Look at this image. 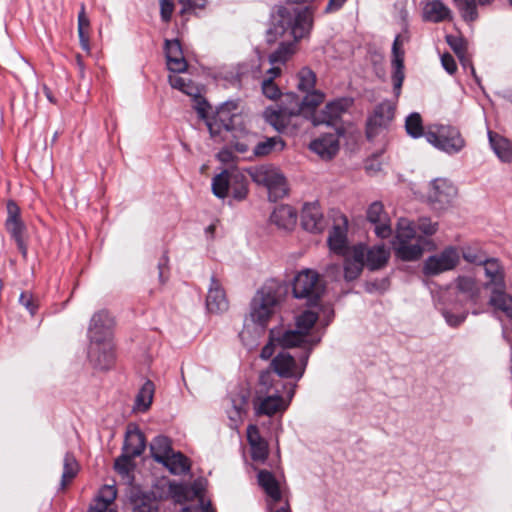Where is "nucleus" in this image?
<instances>
[{
  "label": "nucleus",
  "mask_w": 512,
  "mask_h": 512,
  "mask_svg": "<svg viewBox=\"0 0 512 512\" xmlns=\"http://www.w3.org/2000/svg\"><path fill=\"white\" fill-rule=\"evenodd\" d=\"M313 27V14L308 7H280L273 16L266 32V42L275 43L279 37L288 33L293 41H283L269 55L271 65L285 64L295 52V42L308 36Z\"/></svg>",
  "instance_id": "obj_1"
},
{
  "label": "nucleus",
  "mask_w": 512,
  "mask_h": 512,
  "mask_svg": "<svg viewBox=\"0 0 512 512\" xmlns=\"http://www.w3.org/2000/svg\"><path fill=\"white\" fill-rule=\"evenodd\" d=\"M114 325V318L106 309L95 312L90 319L87 330L88 359L94 368L107 370L114 363L115 354L112 343Z\"/></svg>",
  "instance_id": "obj_2"
},
{
  "label": "nucleus",
  "mask_w": 512,
  "mask_h": 512,
  "mask_svg": "<svg viewBox=\"0 0 512 512\" xmlns=\"http://www.w3.org/2000/svg\"><path fill=\"white\" fill-rule=\"evenodd\" d=\"M324 100V93L314 91L300 97L294 92L284 95L283 106L278 110L267 108L264 117L276 131L285 133L290 124L296 126L301 116L309 117Z\"/></svg>",
  "instance_id": "obj_3"
},
{
  "label": "nucleus",
  "mask_w": 512,
  "mask_h": 512,
  "mask_svg": "<svg viewBox=\"0 0 512 512\" xmlns=\"http://www.w3.org/2000/svg\"><path fill=\"white\" fill-rule=\"evenodd\" d=\"M259 381L266 387L267 395L260 401L256 414L272 416L286 410L295 395L297 385L285 383L282 379L271 380L269 371L262 372Z\"/></svg>",
  "instance_id": "obj_4"
},
{
  "label": "nucleus",
  "mask_w": 512,
  "mask_h": 512,
  "mask_svg": "<svg viewBox=\"0 0 512 512\" xmlns=\"http://www.w3.org/2000/svg\"><path fill=\"white\" fill-rule=\"evenodd\" d=\"M427 239L416 236L414 223L407 218L397 222L395 239L392 242L397 258L402 261H416L423 255Z\"/></svg>",
  "instance_id": "obj_5"
},
{
  "label": "nucleus",
  "mask_w": 512,
  "mask_h": 512,
  "mask_svg": "<svg viewBox=\"0 0 512 512\" xmlns=\"http://www.w3.org/2000/svg\"><path fill=\"white\" fill-rule=\"evenodd\" d=\"M281 287L277 281L266 282L251 301L250 318L264 330L279 303Z\"/></svg>",
  "instance_id": "obj_6"
},
{
  "label": "nucleus",
  "mask_w": 512,
  "mask_h": 512,
  "mask_svg": "<svg viewBox=\"0 0 512 512\" xmlns=\"http://www.w3.org/2000/svg\"><path fill=\"white\" fill-rule=\"evenodd\" d=\"M325 285L317 271L303 269L296 273L292 281V294L297 299H305L310 306L317 305L323 296Z\"/></svg>",
  "instance_id": "obj_7"
},
{
  "label": "nucleus",
  "mask_w": 512,
  "mask_h": 512,
  "mask_svg": "<svg viewBox=\"0 0 512 512\" xmlns=\"http://www.w3.org/2000/svg\"><path fill=\"white\" fill-rule=\"evenodd\" d=\"M425 139L433 147L450 156L460 153L466 146L460 130L452 125H435L426 131Z\"/></svg>",
  "instance_id": "obj_8"
},
{
  "label": "nucleus",
  "mask_w": 512,
  "mask_h": 512,
  "mask_svg": "<svg viewBox=\"0 0 512 512\" xmlns=\"http://www.w3.org/2000/svg\"><path fill=\"white\" fill-rule=\"evenodd\" d=\"M310 354L311 348L302 351L296 359L289 352L282 351L272 359L270 367L279 378L299 381L305 373Z\"/></svg>",
  "instance_id": "obj_9"
},
{
  "label": "nucleus",
  "mask_w": 512,
  "mask_h": 512,
  "mask_svg": "<svg viewBox=\"0 0 512 512\" xmlns=\"http://www.w3.org/2000/svg\"><path fill=\"white\" fill-rule=\"evenodd\" d=\"M254 182L263 185L268 190L270 201H277L288 193V186L285 176L276 168L260 166L251 172Z\"/></svg>",
  "instance_id": "obj_10"
},
{
  "label": "nucleus",
  "mask_w": 512,
  "mask_h": 512,
  "mask_svg": "<svg viewBox=\"0 0 512 512\" xmlns=\"http://www.w3.org/2000/svg\"><path fill=\"white\" fill-rule=\"evenodd\" d=\"M238 104L236 101H225L217 107L216 111L207 122V128L210 136L216 138L223 131H232L234 129V118L237 116Z\"/></svg>",
  "instance_id": "obj_11"
},
{
  "label": "nucleus",
  "mask_w": 512,
  "mask_h": 512,
  "mask_svg": "<svg viewBox=\"0 0 512 512\" xmlns=\"http://www.w3.org/2000/svg\"><path fill=\"white\" fill-rule=\"evenodd\" d=\"M395 105L388 100L377 104L366 120V137L373 140L394 118Z\"/></svg>",
  "instance_id": "obj_12"
},
{
  "label": "nucleus",
  "mask_w": 512,
  "mask_h": 512,
  "mask_svg": "<svg viewBox=\"0 0 512 512\" xmlns=\"http://www.w3.org/2000/svg\"><path fill=\"white\" fill-rule=\"evenodd\" d=\"M459 262V254L454 247H447L442 252L429 256L423 264V273L426 276H435L452 270Z\"/></svg>",
  "instance_id": "obj_13"
},
{
  "label": "nucleus",
  "mask_w": 512,
  "mask_h": 512,
  "mask_svg": "<svg viewBox=\"0 0 512 512\" xmlns=\"http://www.w3.org/2000/svg\"><path fill=\"white\" fill-rule=\"evenodd\" d=\"M354 100L350 97H341L328 102L319 115L313 116L312 122L315 126L326 124L337 126L342 115L353 105Z\"/></svg>",
  "instance_id": "obj_14"
},
{
  "label": "nucleus",
  "mask_w": 512,
  "mask_h": 512,
  "mask_svg": "<svg viewBox=\"0 0 512 512\" xmlns=\"http://www.w3.org/2000/svg\"><path fill=\"white\" fill-rule=\"evenodd\" d=\"M456 193L455 186L449 180L438 178L431 182L428 199L435 209H444L452 202Z\"/></svg>",
  "instance_id": "obj_15"
},
{
  "label": "nucleus",
  "mask_w": 512,
  "mask_h": 512,
  "mask_svg": "<svg viewBox=\"0 0 512 512\" xmlns=\"http://www.w3.org/2000/svg\"><path fill=\"white\" fill-rule=\"evenodd\" d=\"M367 220L375 226V234L382 239L391 236L392 228L388 214L384 210L382 202L375 201L371 203L366 211Z\"/></svg>",
  "instance_id": "obj_16"
},
{
  "label": "nucleus",
  "mask_w": 512,
  "mask_h": 512,
  "mask_svg": "<svg viewBox=\"0 0 512 512\" xmlns=\"http://www.w3.org/2000/svg\"><path fill=\"white\" fill-rule=\"evenodd\" d=\"M301 225L310 233L318 234L324 231L327 223L318 202L306 203L303 206Z\"/></svg>",
  "instance_id": "obj_17"
},
{
  "label": "nucleus",
  "mask_w": 512,
  "mask_h": 512,
  "mask_svg": "<svg viewBox=\"0 0 512 512\" xmlns=\"http://www.w3.org/2000/svg\"><path fill=\"white\" fill-rule=\"evenodd\" d=\"M344 279L348 282L357 279L365 264V245L357 244L352 247L351 253L344 256Z\"/></svg>",
  "instance_id": "obj_18"
},
{
  "label": "nucleus",
  "mask_w": 512,
  "mask_h": 512,
  "mask_svg": "<svg viewBox=\"0 0 512 512\" xmlns=\"http://www.w3.org/2000/svg\"><path fill=\"white\" fill-rule=\"evenodd\" d=\"M400 35H397L392 45V82L393 92L396 98L401 94L404 75V51L400 48Z\"/></svg>",
  "instance_id": "obj_19"
},
{
  "label": "nucleus",
  "mask_w": 512,
  "mask_h": 512,
  "mask_svg": "<svg viewBox=\"0 0 512 512\" xmlns=\"http://www.w3.org/2000/svg\"><path fill=\"white\" fill-rule=\"evenodd\" d=\"M276 342L283 348L300 347L303 351L311 350L320 342V338L312 339L306 336L297 328L294 330H285L281 334L276 335Z\"/></svg>",
  "instance_id": "obj_20"
},
{
  "label": "nucleus",
  "mask_w": 512,
  "mask_h": 512,
  "mask_svg": "<svg viewBox=\"0 0 512 512\" xmlns=\"http://www.w3.org/2000/svg\"><path fill=\"white\" fill-rule=\"evenodd\" d=\"M128 504L131 512H159V501L153 492L132 489Z\"/></svg>",
  "instance_id": "obj_21"
},
{
  "label": "nucleus",
  "mask_w": 512,
  "mask_h": 512,
  "mask_svg": "<svg viewBox=\"0 0 512 512\" xmlns=\"http://www.w3.org/2000/svg\"><path fill=\"white\" fill-rule=\"evenodd\" d=\"M298 214L295 208L287 204H281L274 208L269 221L277 229L290 232L297 224Z\"/></svg>",
  "instance_id": "obj_22"
},
{
  "label": "nucleus",
  "mask_w": 512,
  "mask_h": 512,
  "mask_svg": "<svg viewBox=\"0 0 512 512\" xmlns=\"http://www.w3.org/2000/svg\"><path fill=\"white\" fill-rule=\"evenodd\" d=\"M206 308L210 313H222L228 309V300L220 281L213 275L206 297Z\"/></svg>",
  "instance_id": "obj_23"
},
{
  "label": "nucleus",
  "mask_w": 512,
  "mask_h": 512,
  "mask_svg": "<svg viewBox=\"0 0 512 512\" xmlns=\"http://www.w3.org/2000/svg\"><path fill=\"white\" fill-rule=\"evenodd\" d=\"M342 223L335 224L329 233L327 243L329 249L340 256H346L349 247L347 242V225L348 220L345 216H341Z\"/></svg>",
  "instance_id": "obj_24"
},
{
  "label": "nucleus",
  "mask_w": 512,
  "mask_h": 512,
  "mask_svg": "<svg viewBox=\"0 0 512 512\" xmlns=\"http://www.w3.org/2000/svg\"><path fill=\"white\" fill-rule=\"evenodd\" d=\"M164 52L167 67L171 72L182 73L187 69V62L184 58L182 47L178 39L165 40Z\"/></svg>",
  "instance_id": "obj_25"
},
{
  "label": "nucleus",
  "mask_w": 512,
  "mask_h": 512,
  "mask_svg": "<svg viewBox=\"0 0 512 512\" xmlns=\"http://www.w3.org/2000/svg\"><path fill=\"white\" fill-rule=\"evenodd\" d=\"M309 148L322 159H331L339 151V137L335 133L323 134L311 141Z\"/></svg>",
  "instance_id": "obj_26"
},
{
  "label": "nucleus",
  "mask_w": 512,
  "mask_h": 512,
  "mask_svg": "<svg viewBox=\"0 0 512 512\" xmlns=\"http://www.w3.org/2000/svg\"><path fill=\"white\" fill-rule=\"evenodd\" d=\"M422 18L426 22L440 23L452 20V12L441 0H426L422 10Z\"/></svg>",
  "instance_id": "obj_27"
},
{
  "label": "nucleus",
  "mask_w": 512,
  "mask_h": 512,
  "mask_svg": "<svg viewBox=\"0 0 512 512\" xmlns=\"http://www.w3.org/2000/svg\"><path fill=\"white\" fill-rule=\"evenodd\" d=\"M146 447L144 434L136 425H129L125 434L122 451L136 458L140 456Z\"/></svg>",
  "instance_id": "obj_28"
},
{
  "label": "nucleus",
  "mask_w": 512,
  "mask_h": 512,
  "mask_svg": "<svg viewBox=\"0 0 512 512\" xmlns=\"http://www.w3.org/2000/svg\"><path fill=\"white\" fill-rule=\"evenodd\" d=\"M7 219L5 221V228L10 234L12 239L23 237L25 231V224L21 220V211L17 203L9 200L6 204Z\"/></svg>",
  "instance_id": "obj_29"
},
{
  "label": "nucleus",
  "mask_w": 512,
  "mask_h": 512,
  "mask_svg": "<svg viewBox=\"0 0 512 512\" xmlns=\"http://www.w3.org/2000/svg\"><path fill=\"white\" fill-rule=\"evenodd\" d=\"M247 440L251 449V458L254 461L264 462L268 457V444L261 437L257 426L249 425L247 428Z\"/></svg>",
  "instance_id": "obj_30"
},
{
  "label": "nucleus",
  "mask_w": 512,
  "mask_h": 512,
  "mask_svg": "<svg viewBox=\"0 0 512 512\" xmlns=\"http://www.w3.org/2000/svg\"><path fill=\"white\" fill-rule=\"evenodd\" d=\"M390 257V252L384 244L375 245L369 249L365 247V264L371 271L383 268Z\"/></svg>",
  "instance_id": "obj_31"
},
{
  "label": "nucleus",
  "mask_w": 512,
  "mask_h": 512,
  "mask_svg": "<svg viewBox=\"0 0 512 512\" xmlns=\"http://www.w3.org/2000/svg\"><path fill=\"white\" fill-rule=\"evenodd\" d=\"M259 486L271 498V503L274 505L282 498L279 483L274 474L268 470H260L257 475Z\"/></svg>",
  "instance_id": "obj_32"
},
{
  "label": "nucleus",
  "mask_w": 512,
  "mask_h": 512,
  "mask_svg": "<svg viewBox=\"0 0 512 512\" xmlns=\"http://www.w3.org/2000/svg\"><path fill=\"white\" fill-rule=\"evenodd\" d=\"M490 146L500 161L512 163V141L491 131L488 132Z\"/></svg>",
  "instance_id": "obj_33"
},
{
  "label": "nucleus",
  "mask_w": 512,
  "mask_h": 512,
  "mask_svg": "<svg viewBox=\"0 0 512 512\" xmlns=\"http://www.w3.org/2000/svg\"><path fill=\"white\" fill-rule=\"evenodd\" d=\"M456 288L459 294L462 295L463 300L473 304L478 303L480 288L472 277L459 276L456 279Z\"/></svg>",
  "instance_id": "obj_34"
},
{
  "label": "nucleus",
  "mask_w": 512,
  "mask_h": 512,
  "mask_svg": "<svg viewBox=\"0 0 512 512\" xmlns=\"http://www.w3.org/2000/svg\"><path fill=\"white\" fill-rule=\"evenodd\" d=\"M482 265L484 266L486 276L489 278L487 286L506 288L503 270L496 259H488L486 257Z\"/></svg>",
  "instance_id": "obj_35"
},
{
  "label": "nucleus",
  "mask_w": 512,
  "mask_h": 512,
  "mask_svg": "<svg viewBox=\"0 0 512 512\" xmlns=\"http://www.w3.org/2000/svg\"><path fill=\"white\" fill-rule=\"evenodd\" d=\"M161 464L174 475H183L190 470L189 460L181 452L172 451Z\"/></svg>",
  "instance_id": "obj_36"
},
{
  "label": "nucleus",
  "mask_w": 512,
  "mask_h": 512,
  "mask_svg": "<svg viewBox=\"0 0 512 512\" xmlns=\"http://www.w3.org/2000/svg\"><path fill=\"white\" fill-rule=\"evenodd\" d=\"M150 451L153 459L161 463L173 451L171 440L164 435L156 436L150 443Z\"/></svg>",
  "instance_id": "obj_37"
},
{
  "label": "nucleus",
  "mask_w": 512,
  "mask_h": 512,
  "mask_svg": "<svg viewBox=\"0 0 512 512\" xmlns=\"http://www.w3.org/2000/svg\"><path fill=\"white\" fill-rule=\"evenodd\" d=\"M489 303L512 319V297L505 292V288H493Z\"/></svg>",
  "instance_id": "obj_38"
},
{
  "label": "nucleus",
  "mask_w": 512,
  "mask_h": 512,
  "mask_svg": "<svg viewBox=\"0 0 512 512\" xmlns=\"http://www.w3.org/2000/svg\"><path fill=\"white\" fill-rule=\"evenodd\" d=\"M285 142L279 136L267 137L263 141L258 142L253 148V155L256 157H264L275 151H282Z\"/></svg>",
  "instance_id": "obj_39"
},
{
  "label": "nucleus",
  "mask_w": 512,
  "mask_h": 512,
  "mask_svg": "<svg viewBox=\"0 0 512 512\" xmlns=\"http://www.w3.org/2000/svg\"><path fill=\"white\" fill-rule=\"evenodd\" d=\"M461 19L467 23L472 24L479 18L476 0H453Z\"/></svg>",
  "instance_id": "obj_40"
},
{
  "label": "nucleus",
  "mask_w": 512,
  "mask_h": 512,
  "mask_svg": "<svg viewBox=\"0 0 512 512\" xmlns=\"http://www.w3.org/2000/svg\"><path fill=\"white\" fill-rule=\"evenodd\" d=\"M79 472V464L72 453L67 452L63 459V472L60 481V489L63 490L72 482Z\"/></svg>",
  "instance_id": "obj_41"
},
{
  "label": "nucleus",
  "mask_w": 512,
  "mask_h": 512,
  "mask_svg": "<svg viewBox=\"0 0 512 512\" xmlns=\"http://www.w3.org/2000/svg\"><path fill=\"white\" fill-rule=\"evenodd\" d=\"M233 174L235 172L224 170L212 179V192L216 197L224 199L228 195Z\"/></svg>",
  "instance_id": "obj_42"
},
{
  "label": "nucleus",
  "mask_w": 512,
  "mask_h": 512,
  "mask_svg": "<svg viewBox=\"0 0 512 512\" xmlns=\"http://www.w3.org/2000/svg\"><path fill=\"white\" fill-rule=\"evenodd\" d=\"M155 386L154 383L150 380H147L142 387L140 388L136 400L135 405L139 411H146L152 404L153 396H154Z\"/></svg>",
  "instance_id": "obj_43"
},
{
  "label": "nucleus",
  "mask_w": 512,
  "mask_h": 512,
  "mask_svg": "<svg viewBox=\"0 0 512 512\" xmlns=\"http://www.w3.org/2000/svg\"><path fill=\"white\" fill-rule=\"evenodd\" d=\"M405 129L407 134L413 139L425 137L422 117L418 112H413L406 117Z\"/></svg>",
  "instance_id": "obj_44"
},
{
  "label": "nucleus",
  "mask_w": 512,
  "mask_h": 512,
  "mask_svg": "<svg viewBox=\"0 0 512 512\" xmlns=\"http://www.w3.org/2000/svg\"><path fill=\"white\" fill-rule=\"evenodd\" d=\"M297 80L298 90L305 92V95L316 91L314 89L316 83V75L310 68H302L297 74Z\"/></svg>",
  "instance_id": "obj_45"
},
{
  "label": "nucleus",
  "mask_w": 512,
  "mask_h": 512,
  "mask_svg": "<svg viewBox=\"0 0 512 512\" xmlns=\"http://www.w3.org/2000/svg\"><path fill=\"white\" fill-rule=\"evenodd\" d=\"M232 179L233 181L230 185V190L233 199L237 201L244 200L248 194V183L246 177L239 172H235V174L232 175Z\"/></svg>",
  "instance_id": "obj_46"
},
{
  "label": "nucleus",
  "mask_w": 512,
  "mask_h": 512,
  "mask_svg": "<svg viewBox=\"0 0 512 512\" xmlns=\"http://www.w3.org/2000/svg\"><path fill=\"white\" fill-rule=\"evenodd\" d=\"M317 320L318 314L316 312L306 310L296 317V328L308 336L310 329L315 325Z\"/></svg>",
  "instance_id": "obj_47"
},
{
  "label": "nucleus",
  "mask_w": 512,
  "mask_h": 512,
  "mask_svg": "<svg viewBox=\"0 0 512 512\" xmlns=\"http://www.w3.org/2000/svg\"><path fill=\"white\" fill-rule=\"evenodd\" d=\"M435 306L444 317L446 323L451 327H458L459 325H461L466 320L468 315L466 311L460 314H453L451 311L442 306L441 303L439 302H437Z\"/></svg>",
  "instance_id": "obj_48"
},
{
  "label": "nucleus",
  "mask_w": 512,
  "mask_h": 512,
  "mask_svg": "<svg viewBox=\"0 0 512 512\" xmlns=\"http://www.w3.org/2000/svg\"><path fill=\"white\" fill-rule=\"evenodd\" d=\"M169 494L177 503L190 501L188 485L171 483L169 485Z\"/></svg>",
  "instance_id": "obj_49"
},
{
  "label": "nucleus",
  "mask_w": 512,
  "mask_h": 512,
  "mask_svg": "<svg viewBox=\"0 0 512 512\" xmlns=\"http://www.w3.org/2000/svg\"><path fill=\"white\" fill-rule=\"evenodd\" d=\"M193 107L196 110L198 117L205 121V124L207 125V122L209 121V111L211 110V105L209 102L202 97L201 95H196L193 99Z\"/></svg>",
  "instance_id": "obj_50"
},
{
  "label": "nucleus",
  "mask_w": 512,
  "mask_h": 512,
  "mask_svg": "<svg viewBox=\"0 0 512 512\" xmlns=\"http://www.w3.org/2000/svg\"><path fill=\"white\" fill-rule=\"evenodd\" d=\"M135 458L124 451L115 459L114 467L120 474H127L134 467L133 460Z\"/></svg>",
  "instance_id": "obj_51"
},
{
  "label": "nucleus",
  "mask_w": 512,
  "mask_h": 512,
  "mask_svg": "<svg viewBox=\"0 0 512 512\" xmlns=\"http://www.w3.org/2000/svg\"><path fill=\"white\" fill-rule=\"evenodd\" d=\"M158 280L160 285H165L169 279V256L168 252L165 251L163 255L160 257L158 264Z\"/></svg>",
  "instance_id": "obj_52"
},
{
  "label": "nucleus",
  "mask_w": 512,
  "mask_h": 512,
  "mask_svg": "<svg viewBox=\"0 0 512 512\" xmlns=\"http://www.w3.org/2000/svg\"><path fill=\"white\" fill-rule=\"evenodd\" d=\"M446 42L457 56L467 52V41L461 36L447 35Z\"/></svg>",
  "instance_id": "obj_53"
},
{
  "label": "nucleus",
  "mask_w": 512,
  "mask_h": 512,
  "mask_svg": "<svg viewBox=\"0 0 512 512\" xmlns=\"http://www.w3.org/2000/svg\"><path fill=\"white\" fill-rule=\"evenodd\" d=\"M262 92L271 100H275L281 95L279 87L274 83V81H271V78H265L262 81Z\"/></svg>",
  "instance_id": "obj_54"
},
{
  "label": "nucleus",
  "mask_w": 512,
  "mask_h": 512,
  "mask_svg": "<svg viewBox=\"0 0 512 512\" xmlns=\"http://www.w3.org/2000/svg\"><path fill=\"white\" fill-rule=\"evenodd\" d=\"M19 303L34 316L38 310V303L30 292L24 291L19 296Z\"/></svg>",
  "instance_id": "obj_55"
},
{
  "label": "nucleus",
  "mask_w": 512,
  "mask_h": 512,
  "mask_svg": "<svg viewBox=\"0 0 512 512\" xmlns=\"http://www.w3.org/2000/svg\"><path fill=\"white\" fill-rule=\"evenodd\" d=\"M459 61H460V64L462 65L463 69L465 71H469L471 76L474 78L475 82L477 83V85L482 88V85H481V79L480 77L477 75L476 73V70L474 68V65L472 63V60L471 58L467 55V52L460 55V56H457Z\"/></svg>",
  "instance_id": "obj_56"
},
{
  "label": "nucleus",
  "mask_w": 512,
  "mask_h": 512,
  "mask_svg": "<svg viewBox=\"0 0 512 512\" xmlns=\"http://www.w3.org/2000/svg\"><path fill=\"white\" fill-rule=\"evenodd\" d=\"M418 230H420L426 236H432L436 233L438 229V224L436 222H432L430 218L421 217L418 220L417 224Z\"/></svg>",
  "instance_id": "obj_57"
},
{
  "label": "nucleus",
  "mask_w": 512,
  "mask_h": 512,
  "mask_svg": "<svg viewBox=\"0 0 512 512\" xmlns=\"http://www.w3.org/2000/svg\"><path fill=\"white\" fill-rule=\"evenodd\" d=\"M190 500L197 498L199 504H203L204 500V486L201 480H195L192 485H188Z\"/></svg>",
  "instance_id": "obj_58"
},
{
  "label": "nucleus",
  "mask_w": 512,
  "mask_h": 512,
  "mask_svg": "<svg viewBox=\"0 0 512 512\" xmlns=\"http://www.w3.org/2000/svg\"><path fill=\"white\" fill-rule=\"evenodd\" d=\"M117 496V491L114 486L104 485L97 496L101 501L106 502V504H112Z\"/></svg>",
  "instance_id": "obj_59"
},
{
  "label": "nucleus",
  "mask_w": 512,
  "mask_h": 512,
  "mask_svg": "<svg viewBox=\"0 0 512 512\" xmlns=\"http://www.w3.org/2000/svg\"><path fill=\"white\" fill-rule=\"evenodd\" d=\"M174 11V3L171 0H160V16L164 23L171 20Z\"/></svg>",
  "instance_id": "obj_60"
},
{
  "label": "nucleus",
  "mask_w": 512,
  "mask_h": 512,
  "mask_svg": "<svg viewBox=\"0 0 512 512\" xmlns=\"http://www.w3.org/2000/svg\"><path fill=\"white\" fill-rule=\"evenodd\" d=\"M276 333L275 331L272 329L270 331V341L265 344L263 346V348L261 349V352H260V357L263 359V360H268L272 357V355L274 354L275 352V344H274V341H276Z\"/></svg>",
  "instance_id": "obj_61"
},
{
  "label": "nucleus",
  "mask_w": 512,
  "mask_h": 512,
  "mask_svg": "<svg viewBox=\"0 0 512 512\" xmlns=\"http://www.w3.org/2000/svg\"><path fill=\"white\" fill-rule=\"evenodd\" d=\"M463 258L469 263L482 265L485 261L486 256L477 252L474 249L468 248L463 251Z\"/></svg>",
  "instance_id": "obj_62"
},
{
  "label": "nucleus",
  "mask_w": 512,
  "mask_h": 512,
  "mask_svg": "<svg viewBox=\"0 0 512 512\" xmlns=\"http://www.w3.org/2000/svg\"><path fill=\"white\" fill-rule=\"evenodd\" d=\"M441 64L443 68L451 75L454 74L457 70L456 61L454 57L449 53H445L441 56Z\"/></svg>",
  "instance_id": "obj_63"
},
{
  "label": "nucleus",
  "mask_w": 512,
  "mask_h": 512,
  "mask_svg": "<svg viewBox=\"0 0 512 512\" xmlns=\"http://www.w3.org/2000/svg\"><path fill=\"white\" fill-rule=\"evenodd\" d=\"M87 512H117L115 509L110 507V504H106V502L101 501L96 498L93 505L90 506Z\"/></svg>",
  "instance_id": "obj_64"
}]
</instances>
